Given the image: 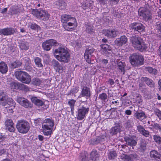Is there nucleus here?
<instances>
[{
    "label": "nucleus",
    "instance_id": "f257e3e1",
    "mask_svg": "<svg viewBox=\"0 0 161 161\" xmlns=\"http://www.w3.org/2000/svg\"><path fill=\"white\" fill-rule=\"evenodd\" d=\"M61 20L64 29L68 31H72L77 26L75 19L70 15L64 14L61 17Z\"/></svg>",
    "mask_w": 161,
    "mask_h": 161
},
{
    "label": "nucleus",
    "instance_id": "f03ea898",
    "mask_svg": "<svg viewBox=\"0 0 161 161\" xmlns=\"http://www.w3.org/2000/svg\"><path fill=\"white\" fill-rule=\"evenodd\" d=\"M54 54L55 57L60 62L68 63L70 60V54L66 48L59 47L55 50Z\"/></svg>",
    "mask_w": 161,
    "mask_h": 161
},
{
    "label": "nucleus",
    "instance_id": "7ed1b4c3",
    "mask_svg": "<svg viewBox=\"0 0 161 161\" xmlns=\"http://www.w3.org/2000/svg\"><path fill=\"white\" fill-rule=\"evenodd\" d=\"M130 41L134 48L140 52H145L148 48L147 45L143 41L141 38L134 36L131 37Z\"/></svg>",
    "mask_w": 161,
    "mask_h": 161
},
{
    "label": "nucleus",
    "instance_id": "20e7f679",
    "mask_svg": "<svg viewBox=\"0 0 161 161\" xmlns=\"http://www.w3.org/2000/svg\"><path fill=\"white\" fill-rule=\"evenodd\" d=\"M0 104L10 110L14 108L15 103L12 98L8 97L3 91H0Z\"/></svg>",
    "mask_w": 161,
    "mask_h": 161
},
{
    "label": "nucleus",
    "instance_id": "39448f33",
    "mask_svg": "<svg viewBox=\"0 0 161 161\" xmlns=\"http://www.w3.org/2000/svg\"><path fill=\"white\" fill-rule=\"evenodd\" d=\"M54 125V122L52 119H46L44 120L42 128V132L45 136L51 135Z\"/></svg>",
    "mask_w": 161,
    "mask_h": 161
},
{
    "label": "nucleus",
    "instance_id": "423d86ee",
    "mask_svg": "<svg viewBox=\"0 0 161 161\" xmlns=\"http://www.w3.org/2000/svg\"><path fill=\"white\" fill-rule=\"evenodd\" d=\"M129 60L131 65L134 67L139 66L144 63L143 57L138 53H134L129 57Z\"/></svg>",
    "mask_w": 161,
    "mask_h": 161
},
{
    "label": "nucleus",
    "instance_id": "0eeeda50",
    "mask_svg": "<svg viewBox=\"0 0 161 161\" xmlns=\"http://www.w3.org/2000/svg\"><path fill=\"white\" fill-rule=\"evenodd\" d=\"M31 13L34 16L44 21L48 20L49 18L50 15L48 12L45 10L37 9H31Z\"/></svg>",
    "mask_w": 161,
    "mask_h": 161
},
{
    "label": "nucleus",
    "instance_id": "6e6552de",
    "mask_svg": "<svg viewBox=\"0 0 161 161\" xmlns=\"http://www.w3.org/2000/svg\"><path fill=\"white\" fill-rule=\"evenodd\" d=\"M15 77L22 82L28 84L31 81L30 76L26 72L22 71H16L14 73Z\"/></svg>",
    "mask_w": 161,
    "mask_h": 161
},
{
    "label": "nucleus",
    "instance_id": "1a4fd4ad",
    "mask_svg": "<svg viewBox=\"0 0 161 161\" xmlns=\"http://www.w3.org/2000/svg\"><path fill=\"white\" fill-rule=\"evenodd\" d=\"M150 9L149 5H146L139 10V15L145 21H147L151 18V14Z\"/></svg>",
    "mask_w": 161,
    "mask_h": 161
},
{
    "label": "nucleus",
    "instance_id": "9d476101",
    "mask_svg": "<svg viewBox=\"0 0 161 161\" xmlns=\"http://www.w3.org/2000/svg\"><path fill=\"white\" fill-rule=\"evenodd\" d=\"M16 127L19 132L23 134L27 133L30 128L29 123L23 120L19 121Z\"/></svg>",
    "mask_w": 161,
    "mask_h": 161
},
{
    "label": "nucleus",
    "instance_id": "9b49d317",
    "mask_svg": "<svg viewBox=\"0 0 161 161\" xmlns=\"http://www.w3.org/2000/svg\"><path fill=\"white\" fill-rule=\"evenodd\" d=\"M58 45L57 41L54 39H50L47 40L42 44L43 48L47 51H49L53 46H56Z\"/></svg>",
    "mask_w": 161,
    "mask_h": 161
},
{
    "label": "nucleus",
    "instance_id": "f8f14e48",
    "mask_svg": "<svg viewBox=\"0 0 161 161\" xmlns=\"http://www.w3.org/2000/svg\"><path fill=\"white\" fill-rule=\"evenodd\" d=\"M89 108L83 106L78 109L77 119L79 120H82L84 119L87 114Z\"/></svg>",
    "mask_w": 161,
    "mask_h": 161
},
{
    "label": "nucleus",
    "instance_id": "ddd939ff",
    "mask_svg": "<svg viewBox=\"0 0 161 161\" xmlns=\"http://www.w3.org/2000/svg\"><path fill=\"white\" fill-rule=\"evenodd\" d=\"M17 102L21 106L26 108H31L32 107V104L27 99L23 97H17Z\"/></svg>",
    "mask_w": 161,
    "mask_h": 161
},
{
    "label": "nucleus",
    "instance_id": "4468645a",
    "mask_svg": "<svg viewBox=\"0 0 161 161\" xmlns=\"http://www.w3.org/2000/svg\"><path fill=\"white\" fill-rule=\"evenodd\" d=\"M94 49L91 47L86 49L84 54L85 58L88 63H90L92 58L94 56Z\"/></svg>",
    "mask_w": 161,
    "mask_h": 161
},
{
    "label": "nucleus",
    "instance_id": "2eb2a0df",
    "mask_svg": "<svg viewBox=\"0 0 161 161\" xmlns=\"http://www.w3.org/2000/svg\"><path fill=\"white\" fill-rule=\"evenodd\" d=\"M129 27L130 29L134 30L139 32H142L145 29L144 26L138 22H135L131 24Z\"/></svg>",
    "mask_w": 161,
    "mask_h": 161
},
{
    "label": "nucleus",
    "instance_id": "dca6fc26",
    "mask_svg": "<svg viewBox=\"0 0 161 161\" xmlns=\"http://www.w3.org/2000/svg\"><path fill=\"white\" fill-rule=\"evenodd\" d=\"M52 64L54 69L56 72L60 74L63 72L64 68L58 61L54 59L52 61Z\"/></svg>",
    "mask_w": 161,
    "mask_h": 161
},
{
    "label": "nucleus",
    "instance_id": "f3484780",
    "mask_svg": "<svg viewBox=\"0 0 161 161\" xmlns=\"http://www.w3.org/2000/svg\"><path fill=\"white\" fill-rule=\"evenodd\" d=\"M100 47L101 48V51L103 53L109 56L111 53V47L109 45L106 44H101Z\"/></svg>",
    "mask_w": 161,
    "mask_h": 161
},
{
    "label": "nucleus",
    "instance_id": "a211bd4d",
    "mask_svg": "<svg viewBox=\"0 0 161 161\" xmlns=\"http://www.w3.org/2000/svg\"><path fill=\"white\" fill-rule=\"evenodd\" d=\"M81 95L82 97H86V99L90 97L91 96L90 89L87 86H83L81 87Z\"/></svg>",
    "mask_w": 161,
    "mask_h": 161
},
{
    "label": "nucleus",
    "instance_id": "6ab92c4d",
    "mask_svg": "<svg viewBox=\"0 0 161 161\" xmlns=\"http://www.w3.org/2000/svg\"><path fill=\"white\" fill-rule=\"evenodd\" d=\"M117 31L114 29H109L103 31L105 35L108 37L114 38L117 35Z\"/></svg>",
    "mask_w": 161,
    "mask_h": 161
},
{
    "label": "nucleus",
    "instance_id": "aec40b11",
    "mask_svg": "<svg viewBox=\"0 0 161 161\" xmlns=\"http://www.w3.org/2000/svg\"><path fill=\"white\" fill-rule=\"evenodd\" d=\"M14 31L13 28L11 27L0 29V35L4 36H8L13 34L14 32Z\"/></svg>",
    "mask_w": 161,
    "mask_h": 161
},
{
    "label": "nucleus",
    "instance_id": "412c9836",
    "mask_svg": "<svg viewBox=\"0 0 161 161\" xmlns=\"http://www.w3.org/2000/svg\"><path fill=\"white\" fill-rule=\"evenodd\" d=\"M127 41L126 37L125 36H121L119 38L116 39L115 41V43L118 46H121L125 44Z\"/></svg>",
    "mask_w": 161,
    "mask_h": 161
},
{
    "label": "nucleus",
    "instance_id": "4be33fe9",
    "mask_svg": "<svg viewBox=\"0 0 161 161\" xmlns=\"http://www.w3.org/2000/svg\"><path fill=\"white\" fill-rule=\"evenodd\" d=\"M22 8L23 6L21 4L13 5L11 8V13L13 14H18L22 11Z\"/></svg>",
    "mask_w": 161,
    "mask_h": 161
},
{
    "label": "nucleus",
    "instance_id": "5701e85b",
    "mask_svg": "<svg viewBox=\"0 0 161 161\" xmlns=\"http://www.w3.org/2000/svg\"><path fill=\"white\" fill-rule=\"evenodd\" d=\"M125 141L126 144L130 146H134L136 144L137 142L134 138L130 136H126L125 137Z\"/></svg>",
    "mask_w": 161,
    "mask_h": 161
},
{
    "label": "nucleus",
    "instance_id": "b1692460",
    "mask_svg": "<svg viewBox=\"0 0 161 161\" xmlns=\"http://www.w3.org/2000/svg\"><path fill=\"white\" fill-rule=\"evenodd\" d=\"M105 137H106L104 136H102L100 137L94 138L91 140L90 143L93 145H96L99 143H102L104 141V139Z\"/></svg>",
    "mask_w": 161,
    "mask_h": 161
},
{
    "label": "nucleus",
    "instance_id": "393cba45",
    "mask_svg": "<svg viewBox=\"0 0 161 161\" xmlns=\"http://www.w3.org/2000/svg\"><path fill=\"white\" fill-rule=\"evenodd\" d=\"M31 100L33 103L38 106H42L44 104V102L42 101L35 97H32Z\"/></svg>",
    "mask_w": 161,
    "mask_h": 161
},
{
    "label": "nucleus",
    "instance_id": "a878e982",
    "mask_svg": "<svg viewBox=\"0 0 161 161\" xmlns=\"http://www.w3.org/2000/svg\"><path fill=\"white\" fill-rule=\"evenodd\" d=\"M150 156L158 161L161 160V154L156 150H152L150 152Z\"/></svg>",
    "mask_w": 161,
    "mask_h": 161
},
{
    "label": "nucleus",
    "instance_id": "bb28decb",
    "mask_svg": "<svg viewBox=\"0 0 161 161\" xmlns=\"http://www.w3.org/2000/svg\"><path fill=\"white\" fill-rule=\"evenodd\" d=\"M8 70L7 64L3 62H0V72L3 74H5Z\"/></svg>",
    "mask_w": 161,
    "mask_h": 161
},
{
    "label": "nucleus",
    "instance_id": "cd10ccee",
    "mask_svg": "<svg viewBox=\"0 0 161 161\" xmlns=\"http://www.w3.org/2000/svg\"><path fill=\"white\" fill-rule=\"evenodd\" d=\"M120 129L119 125L117 124L110 129V133L112 135H115L120 132Z\"/></svg>",
    "mask_w": 161,
    "mask_h": 161
},
{
    "label": "nucleus",
    "instance_id": "c85d7f7f",
    "mask_svg": "<svg viewBox=\"0 0 161 161\" xmlns=\"http://www.w3.org/2000/svg\"><path fill=\"white\" fill-rule=\"evenodd\" d=\"M19 47L21 50H27L29 48L28 43L25 41H22L19 43Z\"/></svg>",
    "mask_w": 161,
    "mask_h": 161
},
{
    "label": "nucleus",
    "instance_id": "c756f323",
    "mask_svg": "<svg viewBox=\"0 0 161 161\" xmlns=\"http://www.w3.org/2000/svg\"><path fill=\"white\" fill-rule=\"evenodd\" d=\"M76 102V100L74 99L69 100L68 102V103L71 108V112L72 115H73L74 114V111L75 110V105Z\"/></svg>",
    "mask_w": 161,
    "mask_h": 161
},
{
    "label": "nucleus",
    "instance_id": "7c9ffc66",
    "mask_svg": "<svg viewBox=\"0 0 161 161\" xmlns=\"http://www.w3.org/2000/svg\"><path fill=\"white\" fill-rule=\"evenodd\" d=\"M142 80L143 81H145L146 84L149 86L150 87H154V83L152 80L146 77L142 78Z\"/></svg>",
    "mask_w": 161,
    "mask_h": 161
},
{
    "label": "nucleus",
    "instance_id": "2f4dec72",
    "mask_svg": "<svg viewBox=\"0 0 161 161\" xmlns=\"http://www.w3.org/2000/svg\"><path fill=\"white\" fill-rule=\"evenodd\" d=\"M98 157V155L97 151L95 149H93L90 154V159L92 160V161H95Z\"/></svg>",
    "mask_w": 161,
    "mask_h": 161
},
{
    "label": "nucleus",
    "instance_id": "473e14b6",
    "mask_svg": "<svg viewBox=\"0 0 161 161\" xmlns=\"http://www.w3.org/2000/svg\"><path fill=\"white\" fill-rule=\"evenodd\" d=\"M145 70L152 75H156L157 73V70L155 69L150 67H146Z\"/></svg>",
    "mask_w": 161,
    "mask_h": 161
},
{
    "label": "nucleus",
    "instance_id": "72a5a7b5",
    "mask_svg": "<svg viewBox=\"0 0 161 161\" xmlns=\"http://www.w3.org/2000/svg\"><path fill=\"white\" fill-rule=\"evenodd\" d=\"M135 114L136 117L140 120L146 118V116L144 112H136Z\"/></svg>",
    "mask_w": 161,
    "mask_h": 161
},
{
    "label": "nucleus",
    "instance_id": "f704fd0d",
    "mask_svg": "<svg viewBox=\"0 0 161 161\" xmlns=\"http://www.w3.org/2000/svg\"><path fill=\"white\" fill-rule=\"evenodd\" d=\"M7 84L11 89H16L18 87V84L14 81H8Z\"/></svg>",
    "mask_w": 161,
    "mask_h": 161
},
{
    "label": "nucleus",
    "instance_id": "c9c22d12",
    "mask_svg": "<svg viewBox=\"0 0 161 161\" xmlns=\"http://www.w3.org/2000/svg\"><path fill=\"white\" fill-rule=\"evenodd\" d=\"M22 64L21 62L19 60H16L11 64V67L13 69L19 67Z\"/></svg>",
    "mask_w": 161,
    "mask_h": 161
},
{
    "label": "nucleus",
    "instance_id": "e433bc0d",
    "mask_svg": "<svg viewBox=\"0 0 161 161\" xmlns=\"http://www.w3.org/2000/svg\"><path fill=\"white\" fill-rule=\"evenodd\" d=\"M125 65L124 62L121 61L119 62L118 63V67L119 69L121 70V72H123V74L125 73Z\"/></svg>",
    "mask_w": 161,
    "mask_h": 161
},
{
    "label": "nucleus",
    "instance_id": "4c0bfd02",
    "mask_svg": "<svg viewBox=\"0 0 161 161\" xmlns=\"http://www.w3.org/2000/svg\"><path fill=\"white\" fill-rule=\"evenodd\" d=\"M153 139L157 144L161 145V137L160 136L155 135L153 136Z\"/></svg>",
    "mask_w": 161,
    "mask_h": 161
},
{
    "label": "nucleus",
    "instance_id": "58836bf2",
    "mask_svg": "<svg viewBox=\"0 0 161 161\" xmlns=\"http://www.w3.org/2000/svg\"><path fill=\"white\" fill-rule=\"evenodd\" d=\"M31 83L33 85L37 86L41 84V81L39 78H34L32 80Z\"/></svg>",
    "mask_w": 161,
    "mask_h": 161
},
{
    "label": "nucleus",
    "instance_id": "ea45409f",
    "mask_svg": "<svg viewBox=\"0 0 161 161\" xmlns=\"http://www.w3.org/2000/svg\"><path fill=\"white\" fill-rule=\"evenodd\" d=\"M56 4L62 9L64 8L66 6V3L63 0H58Z\"/></svg>",
    "mask_w": 161,
    "mask_h": 161
},
{
    "label": "nucleus",
    "instance_id": "a19ab883",
    "mask_svg": "<svg viewBox=\"0 0 161 161\" xmlns=\"http://www.w3.org/2000/svg\"><path fill=\"white\" fill-rule=\"evenodd\" d=\"M36 64L39 67H42L43 65L41 63V60L39 57H36L34 60Z\"/></svg>",
    "mask_w": 161,
    "mask_h": 161
},
{
    "label": "nucleus",
    "instance_id": "79ce46f5",
    "mask_svg": "<svg viewBox=\"0 0 161 161\" xmlns=\"http://www.w3.org/2000/svg\"><path fill=\"white\" fill-rule=\"evenodd\" d=\"M86 156L87 153L86 152H82L80 155L81 158V161H88V158Z\"/></svg>",
    "mask_w": 161,
    "mask_h": 161
},
{
    "label": "nucleus",
    "instance_id": "37998d69",
    "mask_svg": "<svg viewBox=\"0 0 161 161\" xmlns=\"http://www.w3.org/2000/svg\"><path fill=\"white\" fill-rule=\"evenodd\" d=\"M108 97L107 95L105 93H103L99 95L98 98L102 101L105 102Z\"/></svg>",
    "mask_w": 161,
    "mask_h": 161
},
{
    "label": "nucleus",
    "instance_id": "c03bdc74",
    "mask_svg": "<svg viewBox=\"0 0 161 161\" xmlns=\"http://www.w3.org/2000/svg\"><path fill=\"white\" fill-rule=\"evenodd\" d=\"M151 125L152 127L154 129L156 130H159L160 132H161V125L153 122H152Z\"/></svg>",
    "mask_w": 161,
    "mask_h": 161
},
{
    "label": "nucleus",
    "instance_id": "a18cd8bd",
    "mask_svg": "<svg viewBox=\"0 0 161 161\" xmlns=\"http://www.w3.org/2000/svg\"><path fill=\"white\" fill-rule=\"evenodd\" d=\"M70 42L72 44V45L73 47H81V45L80 44V42L79 41H73L72 40L70 41Z\"/></svg>",
    "mask_w": 161,
    "mask_h": 161
},
{
    "label": "nucleus",
    "instance_id": "49530a36",
    "mask_svg": "<svg viewBox=\"0 0 161 161\" xmlns=\"http://www.w3.org/2000/svg\"><path fill=\"white\" fill-rule=\"evenodd\" d=\"M116 153L114 151H110L108 153V157L109 159H114L116 157Z\"/></svg>",
    "mask_w": 161,
    "mask_h": 161
},
{
    "label": "nucleus",
    "instance_id": "de8ad7c7",
    "mask_svg": "<svg viewBox=\"0 0 161 161\" xmlns=\"http://www.w3.org/2000/svg\"><path fill=\"white\" fill-rule=\"evenodd\" d=\"M86 31L89 34H91L93 31V26L92 25H86Z\"/></svg>",
    "mask_w": 161,
    "mask_h": 161
},
{
    "label": "nucleus",
    "instance_id": "09e8293b",
    "mask_svg": "<svg viewBox=\"0 0 161 161\" xmlns=\"http://www.w3.org/2000/svg\"><path fill=\"white\" fill-rule=\"evenodd\" d=\"M14 124L10 125H8L7 124L6 126V128L8 130L11 132H14L15 130V128L14 126Z\"/></svg>",
    "mask_w": 161,
    "mask_h": 161
},
{
    "label": "nucleus",
    "instance_id": "8fccbe9b",
    "mask_svg": "<svg viewBox=\"0 0 161 161\" xmlns=\"http://www.w3.org/2000/svg\"><path fill=\"white\" fill-rule=\"evenodd\" d=\"M134 125V123L128 120L126 123L125 124V127L126 128H129L132 127Z\"/></svg>",
    "mask_w": 161,
    "mask_h": 161
},
{
    "label": "nucleus",
    "instance_id": "3c124183",
    "mask_svg": "<svg viewBox=\"0 0 161 161\" xmlns=\"http://www.w3.org/2000/svg\"><path fill=\"white\" fill-rule=\"evenodd\" d=\"M140 149L141 151H143L145 150L146 148V144L145 143L142 142L140 143Z\"/></svg>",
    "mask_w": 161,
    "mask_h": 161
},
{
    "label": "nucleus",
    "instance_id": "603ef678",
    "mask_svg": "<svg viewBox=\"0 0 161 161\" xmlns=\"http://www.w3.org/2000/svg\"><path fill=\"white\" fill-rule=\"evenodd\" d=\"M154 112L155 114L158 117L159 119L161 120V111L157 109L155 110Z\"/></svg>",
    "mask_w": 161,
    "mask_h": 161
},
{
    "label": "nucleus",
    "instance_id": "864d4df0",
    "mask_svg": "<svg viewBox=\"0 0 161 161\" xmlns=\"http://www.w3.org/2000/svg\"><path fill=\"white\" fill-rule=\"evenodd\" d=\"M121 159L124 160L125 161H130L129 155H126L125 154H123L120 156Z\"/></svg>",
    "mask_w": 161,
    "mask_h": 161
},
{
    "label": "nucleus",
    "instance_id": "5fc2aeb1",
    "mask_svg": "<svg viewBox=\"0 0 161 161\" xmlns=\"http://www.w3.org/2000/svg\"><path fill=\"white\" fill-rule=\"evenodd\" d=\"M137 130L140 134L142 132H143V131H145V130L144 128L140 125H139L137 126Z\"/></svg>",
    "mask_w": 161,
    "mask_h": 161
},
{
    "label": "nucleus",
    "instance_id": "6e6d98bb",
    "mask_svg": "<svg viewBox=\"0 0 161 161\" xmlns=\"http://www.w3.org/2000/svg\"><path fill=\"white\" fill-rule=\"evenodd\" d=\"M20 86L25 91H28L29 90V88L27 86L21 84L20 85Z\"/></svg>",
    "mask_w": 161,
    "mask_h": 161
},
{
    "label": "nucleus",
    "instance_id": "4d7b16f0",
    "mask_svg": "<svg viewBox=\"0 0 161 161\" xmlns=\"http://www.w3.org/2000/svg\"><path fill=\"white\" fill-rule=\"evenodd\" d=\"M130 161H132L134 159L136 158L137 157V155L136 154H131L129 155Z\"/></svg>",
    "mask_w": 161,
    "mask_h": 161
},
{
    "label": "nucleus",
    "instance_id": "13d9d810",
    "mask_svg": "<svg viewBox=\"0 0 161 161\" xmlns=\"http://www.w3.org/2000/svg\"><path fill=\"white\" fill-rule=\"evenodd\" d=\"M156 28L161 32V22H158L156 23Z\"/></svg>",
    "mask_w": 161,
    "mask_h": 161
},
{
    "label": "nucleus",
    "instance_id": "bf43d9fd",
    "mask_svg": "<svg viewBox=\"0 0 161 161\" xmlns=\"http://www.w3.org/2000/svg\"><path fill=\"white\" fill-rule=\"evenodd\" d=\"M141 134L145 136L146 137H148L149 135V132L148 130H145V131H143L141 133Z\"/></svg>",
    "mask_w": 161,
    "mask_h": 161
},
{
    "label": "nucleus",
    "instance_id": "052dcab7",
    "mask_svg": "<svg viewBox=\"0 0 161 161\" xmlns=\"http://www.w3.org/2000/svg\"><path fill=\"white\" fill-rule=\"evenodd\" d=\"M39 26L35 23H32L30 27L32 29L36 30L38 28Z\"/></svg>",
    "mask_w": 161,
    "mask_h": 161
},
{
    "label": "nucleus",
    "instance_id": "680f3d73",
    "mask_svg": "<svg viewBox=\"0 0 161 161\" xmlns=\"http://www.w3.org/2000/svg\"><path fill=\"white\" fill-rule=\"evenodd\" d=\"M23 60L26 64V65L28 64L30 62V60L28 57H25L23 58Z\"/></svg>",
    "mask_w": 161,
    "mask_h": 161
},
{
    "label": "nucleus",
    "instance_id": "e2e57ef3",
    "mask_svg": "<svg viewBox=\"0 0 161 161\" xmlns=\"http://www.w3.org/2000/svg\"><path fill=\"white\" fill-rule=\"evenodd\" d=\"M78 88L77 87H75L72 88L70 91V92L72 94L77 93L78 91Z\"/></svg>",
    "mask_w": 161,
    "mask_h": 161
},
{
    "label": "nucleus",
    "instance_id": "0e129e2a",
    "mask_svg": "<svg viewBox=\"0 0 161 161\" xmlns=\"http://www.w3.org/2000/svg\"><path fill=\"white\" fill-rule=\"evenodd\" d=\"M7 123L8 125H10L14 124L12 120L10 119H7L5 123L6 126H7Z\"/></svg>",
    "mask_w": 161,
    "mask_h": 161
},
{
    "label": "nucleus",
    "instance_id": "69168bd1",
    "mask_svg": "<svg viewBox=\"0 0 161 161\" xmlns=\"http://www.w3.org/2000/svg\"><path fill=\"white\" fill-rule=\"evenodd\" d=\"M88 1H86L85 3L82 4V6L83 9H86L88 8Z\"/></svg>",
    "mask_w": 161,
    "mask_h": 161
},
{
    "label": "nucleus",
    "instance_id": "338daca9",
    "mask_svg": "<svg viewBox=\"0 0 161 161\" xmlns=\"http://www.w3.org/2000/svg\"><path fill=\"white\" fill-rule=\"evenodd\" d=\"M108 81L111 86L113 85L114 83V81L112 79H109Z\"/></svg>",
    "mask_w": 161,
    "mask_h": 161
},
{
    "label": "nucleus",
    "instance_id": "774afa93",
    "mask_svg": "<svg viewBox=\"0 0 161 161\" xmlns=\"http://www.w3.org/2000/svg\"><path fill=\"white\" fill-rule=\"evenodd\" d=\"M88 8H89L90 9H92L93 8V2L92 1L88 2Z\"/></svg>",
    "mask_w": 161,
    "mask_h": 161
}]
</instances>
